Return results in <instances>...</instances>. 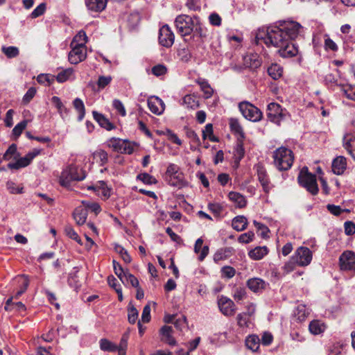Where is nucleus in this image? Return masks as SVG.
Masks as SVG:
<instances>
[{
	"label": "nucleus",
	"mask_w": 355,
	"mask_h": 355,
	"mask_svg": "<svg viewBox=\"0 0 355 355\" xmlns=\"http://www.w3.org/2000/svg\"><path fill=\"white\" fill-rule=\"evenodd\" d=\"M302 26L294 21H279L266 28H259L255 35L257 44L264 43L267 46L277 48L282 58H292L298 53V47L293 41L300 34Z\"/></svg>",
	"instance_id": "1"
},
{
	"label": "nucleus",
	"mask_w": 355,
	"mask_h": 355,
	"mask_svg": "<svg viewBox=\"0 0 355 355\" xmlns=\"http://www.w3.org/2000/svg\"><path fill=\"white\" fill-rule=\"evenodd\" d=\"M273 162L279 171H287L293 165L294 155L292 150L288 148L282 146L273 152Z\"/></svg>",
	"instance_id": "2"
},
{
	"label": "nucleus",
	"mask_w": 355,
	"mask_h": 355,
	"mask_svg": "<svg viewBox=\"0 0 355 355\" xmlns=\"http://www.w3.org/2000/svg\"><path fill=\"white\" fill-rule=\"evenodd\" d=\"M85 178V171L75 165H70L64 169L59 178L61 186L70 187L71 181H81Z\"/></svg>",
	"instance_id": "3"
},
{
	"label": "nucleus",
	"mask_w": 355,
	"mask_h": 355,
	"mask_svg": "<svg viewBox=\"0 0 355 355\" xmlns=\"http://www.w3.org/2000/svg\"><path fill=\"white\" fill-rule=\"evenodd\" d=\"M297 180L300 185L305 188L312 195H316L318 193L316 176L309 173L307 167H304L300 171Z\"/></svg>",
	"instance_id": "4"
},
{
	"label": "nucleus",
	"mask_w": 355,
	"mask_h": 355,
	"mask_svg": "<svg viewBox=\"0 0 355 355\" xmlns=\"http://www.w3.org/2000/svg\"><path fill=\"white\" fill-rule=\"evenodd\" d=\"M197 17H191L187 15H180L175 20L178 33L182 37L190 35Z\"/></svg>",
	"instance_id": "5"
},
{
	"label": "nucleus",
	"mask_w": 355,
	"mask_h": 355,
	"mask_svg": "<svg viewBox=\"0 0 355 355\" xmlns=\"http://www.w3.org/2000/svg\"><path fill=\"white\" fill-rule=\"evenodd\" d=\"M239 108L243 116L249 121L256 122L261 119L262 113L260 110L249 102L240 103Z\"/></svg>",
	"instance_id": "6"
},
{
	"label": "nucleus",
	"mask_w": 355,
	"mask_h": 355,
	"mask_svg": "<svg viewBox=\"0 0 355 355\" xmlns=\"http://www.w3.org/2000/svg\"><path fill=\"white\" fill-rule=\"evenodd\" d=\"M312 252L307 247L301 246L297 249L292 259L300 266H306L312 260Z\"/></svg>",
	"instance_id": "7"
},
{
	"label": "nucleus",
	"mask_w": 355,
	"mask_h": 355,
	"mask_svg": "<svg viewBox=\"0 0 355 355\" xmlns=\"http://www.w3.org/2000/svg\"><path fill=\"white\" fill-rule=\"evenodd\" d=\"M267 116L269 120L277 125L284 119L286 116L282 107L276 103H270L268 105Z\"/></svg>",
	"instance_id": "8"
},
{
	"label": "nucleus",
	"mask_w": 355,
	"mask_h": 355,
	"mask_svg": "<svg viewBox=\"0 0 355 355\" xmlns=\"http://www.w3.org/2000/svg\"><path fill=\"white\" fill-rule=\"evenodd\" d=\"M40 153V150L34 149L33 151L28 153L24 157L17 159L14 163H9L8 168L10 169L18 170L28 166L32 160Z\"/></svg>",
	"instance_id": "9"
},
{
	"label": "nucleus",
	"mask_w": 355,
	"mask_h": 355,
	"mask_svg": "<svg viewBox=\"0 0 355 355\" xmlns=\"http://www.w3.org/2000/svg\"><path fill=\"white\" fill-rule=\"evenodd\" d=\"M191 42L195 45H200L203 43V39L207 36V29L200 23L197 17L192 30Z\"/></svg>",
	"instance_id": "10"
},
{
	"label": "nucleus",
	"mask_w": 355,
	"mask_h": 355,
	"mask_svg": "<svg viewBox=\"0 0 355 355\" xmlns=\"http://www.w3.org/2000/svg\"><path fill=\"white\" fill-rule=\"evenodd\" d=\"M339 263L343 270L355 271V253L352 251H345L340 256Z\"/></svg>",
	"instance_id": "11"
},
{
	"label": "nucleus",
	"mask_w": 355,
	"mask_h": 355,
	"mask_svg": "<svg viewBox=\"0 0 355 355\" xmlns=\"http://www.w3.org/2000/svg\"><path fill=\"white\" fill-rule=\"evenodd\" d=\"M175 35L168 25L160 28L159 32V42L164 47H170L174 43Z\"/></svg>",
	"instance_id": "12"
},
{
	"label": "nucleus",
	"mask_w": 355,
	"mask_h": 355,
	"mask_svg": "<svg viewBox=\"0 0 355 355\" xmlns=\"http://www.w3.org/2000/svg\"><path fill=\"white\" fill-rule=\"evenodd\" d=\"M71 50L69 53V61L71 64H77L87 58L86 46L71 45Z\"/></svg>",
	"instance_id": "13"
},
{
	"label": "nucleus",
	"mask_w": 355,
	"mask_h": 355,
	"mask_svg": "<svg viewBox=\"0 0 355 355\" xmlns=\"http://www.w3.org/2000/svg\"><path fill=\"white\" fill-rule=\"evenodd\" d=\"M218 305L221 313L225 316H232L236 313V305L227 297L221 296L218 300Z\"/></svg>",
	"instance_id": "14"
},
{
	"label": "nucleus",
	"mask_w": 355,
	"mask_h": 355,
	"mask_svg": "<svg viewBox=\"0 0 355 355\" xmlns=\"http://www.w3.org/2000/svg\"><path fill=\"white\" fill-rule=\"evenodd\" d=\"M259 182L261 183L263 191L268 193L270 189V179L266 168L263 164L259 163L254 166Z\"/></svg>",
	"instance_id": "15"
},
{
	"label": "nucleus",
	"mask_w": 355,
	"mask_h": 355,
	"mask_svg": "<svg viewBox=\"0 0 355 355\" xmlns=\"http://www.w3.org/2000/svg\"><path fill=\"white\" fill-rule=\"evenodd\" d=\"M148 106L150 110L157 115L162 114L165 109L163 101L157 96H151L148 99Z\"/></svg>",
	"instance_id": "16"
},
{
	"label": "nucleus",
	"mask_w": 355,
	"mask_h": 355,
	"mask_svg": "<svg viewBox=\"0 0 355 355\" xmlns=\"http://www.w3.org/2000/svg\"><path fill=\"white\" fill-rule=\"evenodd\" d=\"M343 146L355 160V135L352 133H346L343 138Z\"/></svg>",
	"instance_id": "17"
},
{
	"label": "nucleus",
	"mask_w": 355,
	"mask_h": 355,
	"mask_svg": "<svg viewBox=\"0 0 355 355\" xmlns=\"http://www.w3.org/2000/svg\"><path fill=\"white\" fill-rule=\"evenodd\" d=\"M332 171L334 174L342 175L347 168V160L343 156L336 157L332 162Z\"/></svg>",
	"instance_id": "18"
},
{
	"label": "nucleus",
	"mask_w": 355,
	"mask_h": 355,
	"mask_svg": "<svg viewBox=\"0 0 355 355\" xmlns=\"http://www.w3.org/2000/svg\"><path fill=\"white\" fill-rule=\"evenodd\" d=\"M161 340L169 345H175L176 341L172 336L173 328L170 326L164 325L160 329Z\"/></svg>",
	"instance_id": "19"
},
{
	"label": "nucleus",
	"mask_w": 355,
	"mask_h": 355,
	"mask_svg": "<svg viewBox=\"0 0 355 355\" xmlns=\"http://www.w3.org/2000/svg\"><path fill=\"white\" fill-rule=\"evenodd\" d=\"M166 181L169 185L179 189L187 185V182L184 179V174L181 172L166 178Z\"/></svg>",
	"instance_id": "20"
},
{
	"label": "nucleus",
	"mask_w": 355,
	"mask_h": 355,
	"mask_svg": "<svg viewBox=\"0 0 355 355\" xmlns=\"http://www.w3.org/2000/svg\"><path fill=\"white\" fill-rule=\"evenodd\" d=\"M87 214V210L85 207L82 206L76 207L73 214L76 224L78 225H83L86 222Z\"/></svg>",
	"instance_id": "21"
},
{
	"label": "nucleus",
	"mask_w": 355,
	"mask_h": 355,
	"mask_svg": "<svg viewBox=\"0 0 355 355\" xmlns=\"http://www.w3.org/2000/svg\"><path fill=\"white\" fill-rule=\"evenodd\" d=\"M267 284L260 278H252L247 282L248 287L253 292H259L263 290Z\"/></svg>",
	"instance_id": "22"
},
{
	"label": "nucleus",
	"mask_w": 355,
	"mask_h": 355,
	"mask_svg": "<svg viewBox=\"0 0 355 355\" xmlns=\"http://www.w3.org/2000/svg\"><path fill=\"white\" fill-rule=\"evenodd\" d=\"M243 64L246 68L255 69L261 66V61L257 54H250L244 56Z\"/></svg>",
	"instance_id": "23"
},
{
	"label": "nucleus",
	"mask_w": 355,
	"mask_h": 355,
	"mask_svg": "<svg viewBox=\"0 0 355 355\" xmlns=\"http://www.w3.org/2000/svg\"><path fill=\"white\" fill-rule=\"evenodd\" d=\"M107 5V0H87V8L94 12H101Z\"/></svg>",
	"instance_id": "24"
},
{
	"label": "nucleus",
	"mask_w": 355,
	"mask_h": 355,
	"mask_svg": "<svg viewBox=\"0 0 355 355\" xmlns=\"http://www.w3.org/2000/svg\"><path fill=\"white\" fill-rule=\"evenodd\" d=\"M92 114L94 119L102 128H104L107 130H111L114 128V125L102 114H100L96 111H93Z\"/></svg>",
	"instance_id": "25"
},
{
	"label": "nucleus",
	"mask_w": 355,
	"mask_h": 355,
	"mask_svg": "<svg viewBox=\"0 0 355 355\" xmlns=\"http://www.w3.org/2000/svg\"><path fill=\"white\" fill-rule=\"evenodd\" d=\"M228 197L237 207L243 208L246 206L247 200L245 198L238 192L231 191L228 194Z\"/></svg>",
	"instance_id": "26"
},
{
	"label": "nucleus",
	"mask_w": 355,
	"mask_h": 355,
	"mask_svg": "<svg viewBox=\"0 0 355 355\" xmlns=\"http://www.w3.org/2000/svg\"><path fill=\"white\" fill-rule=\"evenodd\" d=\"M232 226L238 232H241L247 228L248 220L243 216H237L233 218Z\"/></svg>",
	"instance_id": "27"
},
{
	"label": "nucleus",
	"mask_w": 355,
	"mask_h": 355,
	"mask_svg": "<svg viewBox=\"0 0 355 355\" xmlns=\"http://www.w3.org/2000/svg\"><path fill=\"white\" fill-rule=\"evenodd\" d=\"M51 103L58 110V113L62 119L66 118L68 116L69 110L62 103L60 98L58 96H53L51 98Z\"/></svg>",
	"instance_id": "28"
},
{
	"label": "nucleus",
	"mask_w": 355,
	"mask_h": 355,
	"mask_svg": "<svg viewBox=\"0 0 355 355\" xmlns=\"http://www.w3.org/2000/svg\"><path fill=\"white\" fill-rule=\"evenodd\" d=\"M268 252V249L266 246L257 247L249 252V257L254 260L261 259Z\"/></svg>",
	"instance_id": "29"
},
{
	"label": "nucleus",
	"mask_w": 355,
	"mask_h": 355,
	"mask_svg": "<svg viewBox=\"0 0 355 355\" xmlns=\"http://www.w3.org/2000/svg\"><path fill=\"white\" fill-rule=\"evenodd\" d=\"M245 345L252 352H257L260 346V339L256 335L249 336L245 340Z\"/></svg>",
	"instance_id": "30"
},
{
	"label": "nucleus",
	"mask_w": 355,
	"mask_h": 355,
	"mask_svg": "<svg viewBox=\"0 0 355 355\" xmlns=\"http://www.w3.org/2000/svg\"><path fill=\"white\" fill-rule=\"evenodd\" d=\"M87 42V37L85 31H79L73 37L71 42V45L76 46H85V44Z\"/></svg>",
	"instance_id": "31"
},
{
	"label": "nucleus",
	"mask_w": 355,
	"mask_h": 355,
	"mask_svg": "<svg viewBox=\"0 0 355 355\" xmlns=\"http://www.w3.org/2000/svg\"><path fill=\"white\" fill-rule=\"evenodd\" d=\"M230 127L231 131L238 136L240 137L241 139H243L245 137V134L243 130V128L240 125L239 121L236 119H230Z\"/></svg>",
	"instance_id": "32"
},
{
	"label": "nucleus",
	"mask_w": 355,
	"mask_h": 355,
	"mask_svg": "<svg viewBox=\"0 0 355 355\" xmlns=\"http://www.w3.org/2000/svg\"><path fill=\"white\" fill-rule=\"evenodd\" d=\"M232 254V249L230 248H220L218 250L214 255L215 262H218L230 257Z\"/></svg>",
	"instance_id": "33"
},
{
	"label": "nucleus",
	"mask_w": 355,
	"mask_h": 355,
	"mask_svg": "<svg viewBox=\"0 0 355 355\" xmlns=\"http://www.w3.org/2000/svg\"><path fill=\"white\" fill-rule=\"evenodd\" d=\"M93 159L100 166H103L108 161V155L105 150H98L93 153Z\"/></svg>",
	"instance_id": "34"
},
{
	"label": "nucleus",
	"mask_w": 355,
	"mask_h": 355,
	"mask_svg": "<svg viewBox=\"0 0 355 355\" xmlns=\"http://www.w3.org/2000/svg\"><path fill=\"white\" fill-rule=\"evenodd\" d=\"M282 67L277 64H272L268 68V73L273 80L279 79L282 76Z\"/></svg>",
	"instance_id": "35"
},
{
	"label": "nucleus",
	"mask_w": 355,
	"mask_h": 355,
	"mask_svg": "<svg viewBox=\"0 0 355 355\" xmlns=\"http://www.w3.org/2000/svg\"><path fill=\"white\" fill-rule=\"evenodd\" d=\"M197 83L203 92L205 98H209L212 96L214 90L206 80L200 78L197 80Z\"/></svg>",
	"instance_id": "36"
},
{
	"label": "nucleus",
	"mask_w": 355,
	"mask_h": 355,
	"mask_svg": "<svg viewBox=\"0 0 355 355\" xmlns=\"http://www.w3.org/2000/svg\"><path fill=\"white\" fill-rule=\"evenodd\" d=\"M73 76V68H68L64 70H62L60 72L58 73L56 76H55V79L57 80L58 83H64L67 80H69L71 76Z\"/></svg>",
	"instance_id": "37"
},
{
	"label": "nucleus",
	"mask_w": 355,
	"mask_h": 355,
	"mask_svg": "<svg viewBox=\"0 0 355 355\" xmlns=\"http://www.w3.org/2000/svg\"><path fill=\"white\" fill-rule=\"evenodd\" d=\"M309 331L314 335H318L323 332L325 329L324 323L319 320H313L309 324Z\"/></svg>",
	"instance_id": "38"
},
{
	"label": "nucleus",
	"mask_w": 355,
	"mask_h": 355,
	"mask_svg": "<svg viewBox=\"0 0 355 355\" xmlns=\"http://www.w3.org/2000/svg\"><path fill=\"white\" fill-rule=\"evenodd\" d=\"M73 105L78 112V120L82 121L85 114V108L83 101L80 98H76L73 101Z\"/></svg>",
	"instance_id": "39"
},
{
	"label": "nucleus",
	"mask_w": 355,
	"mask_h": 355,
	"mask_svg": "<svg viewBox=\"0 0 355 355\" xmlns=\"http://www.w3.org/2000/svg\"><path fill=\"white\" fill-rule=\"evenodd\" d=\"M100 348L103 351L116 352L118 349L117 345L105 338H102L99 341Z\"/></svg>",
	"instance_id": "40"
},
{
	"label": "nucleus",
	"mask_w": 355,
	"mask_h": 355,
	"mask_svg": "<svg viewBox=\"0 0 355 355\" xmlns=\"http://www.w3.org/2000/svg\"><path fill=\"white\" fill-rule=\"evenodd\" d=\"M64 233L69 238L76 241L78 244H83L80 238L71 225H68L64 227Z\"/></svg>",
	"instance_id": "41"
},
{
	"label": "nucleus",
	"mask_w": 355,
	"mask_h": 355,
	"mask_svg": "<svg viewBox=\"0 0 355 355\" xmlns=\"http://www.w3.org/2000/svg\"><path fill=\"white\" fill-rule=\"evenodd\" d=\"M295 315L298 320L303 321L309 315V311L305 305L299 304L295 311Z\"/></svg>",
	"instance_id": "42"
},
{
	"label": "nucleus",
	"mask_w": 355,
	"mask_h": 355,
	"mask_svg": "<svg viewBox=\"0 0 355 355\" xmlns=\"http://www.w3.org/2000/svg\"><path fill=\"white\" fill-rule=\"evenodd\" d=\"M183 104L188 108L195 109L198 107V102L195 96L192 95H186L182 99Z\"/></svg>",
	"instance_id": "43"
},
{
	"label": "nucleus",
	"mask_w": 355,
	"mask_h": 355,
	"mask_svg": "<svg viewBox=\"0 0 355 355\" xmlns=\"http://www.w3.org/2000/svg\"><path fill=\"white\" fill-rule=\"evenodd\" d=\"M129 338V333L126 332L123 334L120 340L119 345L117 346L118 349L116 351L119 352V355H125V352L128 346V340Z\"/></svg>",
	"instance_id": "44"
},
{
	"label": "nucleus",
	"mask_w": 355,
	"mask_h": 355,
	"mask_svg": "<svg viewBox=\"0 0 355 355\" xmlns=\"http://www.w3.org/2000/svg\"><path fill=\"white\" fill-rule=\"evenodd\" d=\"M125 140H122L118 138H112L108 141V146L112 148L114 151L120 152L122 149L121 147L124 144Z\"/></svg>",
	"instance_id": "45"
},
{
	"label": "nucleus",
	"mask_w": 355,
	"mask_h": 355,
	"mask_svg": "<svg viewBox=\"0 0 355 355\" xmlns=\"http://www.w3.org/2000/svg\"><path fill=\"white\" fill-rule=\"evenodd\" d=\"M342 91L347 98L355 101V85H345L343 87Z\"/></svg>",
	"instance_id": "46"
},
{
	"label": "nucleus",
	"mask_w": 355,
	"mask_h": 355,
	"mask_svg": "<svg viewBox=\"0 0 355 355\" xmlns=\"http://www.w3.org/2000/svg\"><path fill=\"white\" fill-rule=\"evenodd\" d=\"M137 179L146 184H153L157 182V180L148 173H143L137 175Z\"/></svg>",
	"instance_id": "47"
},
{
	"label": "nucleus",
	"mask_w": 355,
	"mask_h": 355,
	"mask_svg": "<svg viewBox=\"0 0 355 355\" xmlns=\"http://www.w3.org/2000/svg\"><path fill=\"white\" fill-rule=\"evenodd\" d=\"M138 311L132 306L129 305L128 309V319L130 323L135 324L138 318Z\"/></svg>",
	"instance_id": "48"
},
{
	"label": "nucleus",
	"mask_w": 355,
	"mask_h": 355,
	"mask_svg": "<svg viewBox=\"0 0 355 355\" xmlns=\"http://www.w3.org/2000/svg\"><path fill=\"white\" fill-rule=\"evenodd\" d=\"M46 9V3H42L38 5L31 13V17L33 19L37 18L41 15H42Z\"/></svg>",
	"instance_id": "49"
},
{
	"label": "nucleus",
	"mask_w": 355,
	"mask_h": 355,
	"mask_svg": "<svg viewBox=\"0 0 355 355\" xmlns=\"http://www.w3.org/2000/svg\"><path fill=\"white\" fill-rule=\"evenodd\" d=\"M113 267L115 274L120 279V280L124 283V275L127 274L128 272H125L122 268L121 266L116 262L115 260H113Z\"/></svg>",
	"instance_id": "50"
},
{
	"label": "nucleus",
	"mask_w": 355,
	"mask_h": 355,
	"mask_svg": "<svg viewBox=\"0 0 355 355\" xmlns=\"http://www.w3.org/2000/svg\"><path fill=\"white\" fill-rule=\"evenodd\" d=\"M207 137H209L211 141H217L213 136V126L211 123H207L205 125V129L202 130L203 139H206Z\"/></svg>",
	"instance_id": "51"
},
{
	"label": "nucleus",
	"mask_w": 355,
	"mask_h": 355,
	"mask_svg": "<svg viewBox=\"0 0 355 355\" xmlns=\"http://www.w3.org/2000/svg\"><path fill=\"white\" fill-rule=\"evenodd\" d=\"M2 51L9 58H15L19 55V49L15 46L3 47Z\"/></svg>",
	"instance_id": "52"
},
{
	"label": "nucleus",
	"mask_w": 355,
	"mask_h": 355,
	"mask_svg": "<svg viewBox=\"0 0 355 355\" xmlns=\"http://www.w3.org/2000/svg\"><path fill=\"white\" fill-rule=\"evenodd\" d=\"M112 78L110 76H101L98 77L97 85L99 89H104L106 86H107L112 81Z\"/></svg>",
	"instance_id": "53"
},
{
	"label": "nucleus",
	"mask_w": 355,
	"mask_h": 355,
	"mask_svg": "<svg viewBox=\"0 0 355 355\" xmlns=\"http://www.w3.org/2000/svg\"><path fill=\"white\" fill-rule=\"evenodd\" d=\"M254 237V234L253 232L249 231L246 233H243L239 236L238 238V241L241 243H249L251 242Z\"/></svg>",
	"instance_id": "54"
},
{
	"label": "nucleus",
	"mask_w": 355,
	"mask_h": 355,
	"mask_svg": "<svg viewBox=\"0 0 355 355\" xmlns=\"http://www.w3.org/2000/svg\"><path fill=\"white\" fill-rule=\"evenodd\" d=\"M237 324L240 327H246L248 326L249 318L245 313H241L236 316Z\"/></svg>",
	"instance_id": "55"
},
{
	"label": "nucleus",
	"mask_w": 355,
	"mask_h": 355,
	"mask_svg": "<svg viewBox=\"0 0 355 355\" xmlns=\"http://www.w3.org/2000/svg\"><path fill=\"white\" fill-rule=\"evenodd\" d=\"M114 108L122 116L126 115V111L122 102L119 99H114L112 102Z\"/></svg>",
	"instance_id": "56"
},
{
	"label": "nucleus",
	"mask_w": 355,
	"mask_h": 355,
	"mask_svg": "<svg viewBox=\"0 0 355 355\" xmlns=\"http://www.w3.org/2000/svg\"><path fill=\"white\" fill-rule=\"evenodd\" d=\"M37 80L40 83H47V85H51L55 80V76H51L49 74H40L37 76Z\"/></svg>",
	"instance_id": "57"
},
{
	"label": "nucleus",
	"mask_w": 355,
	"mask_h": 355,
	"mask_svg": "<svg viewBox=\"0 0 355 355\" xmlns=\"http://www.w3.org/2000/svg\"><path fill=\"white\" fill-rule=\"evenodd\" d=\"M167 68L164 64H157L152 68V73L155 76H161L166 74Z\"/></svg>",
	"instance_id": "58"
},
{
	"label": "nucleus",
	"mask_w": 355,
	"mask_h": 355,
	"mask_svg": "<svg viewBox=\"0 0 355 355\" xmlns=\"http://www.w3.org/2000/svg\"><path fill=\"white\" fill-rule=\"evenodd\" d=\"M187 137L191 139V141L194 144L199 146L200 144V140L198 135L191 129L187 128L186 130Z\"/></svg>",
	"instance_id": "59"
},
{
	"label": "nucleus",
	"mask_w": 355,
	"mask_h": 355,
	"mask_svg": "<svg viewBox=\"0 0 355 355\" xmlns=\"http://www.w3.org/2000/svg\"><path fill=\"white\" fill-rule=\"evenodd\" d=\"M27 123L28 121L26 120H24L19 123L18 124H17L12 130L13 135L15 137H18L21 134L23 130L26 128Z\"/></svg>",
	"instance_id": "60"
},
{
	"label": "nucleus",
	"mask_w": 355,
	"mask_h": 355,
	"mask_svg": "<svg viewBox=\"0 0 355 355\" xmlns=\"http://www.w3.org/2000/svg\"><path fill=\"white\" fill-rule=\"evenodd\" d=\"M17 281L20 284L19 290L24 293L29 285L28 277L26 275H21L17 277Z\"/></svg>",
	"instance_id": "61"
},
{
	"label": "nucleus",
	"mask_w": 355,
	"mask_h": 355,
	"mask_svg": "<svg viewBox=\"0 0 355 355\" xmlns=\"http://www.w3.org/2000/svg\"><path fill=\"white\" fill-rule=\"evenodd\" d=\"M253 223L254 226L257 228V230L260 231V234L263 238H266L268 236L269 229L267 226L261 223L257 222V220H254Z\"/></svg>",
	"instance_id": "62"
},
{
	"label": "nucleus",
	"mask_w": 355,
	"mask_h": 355,
	"mask_svg": "<svg viewBox=\"0 0 355 355\" xmlns=\"http://www.w3.org/2000/svg\"><path fill=\"white\" fill-rule=\"evenodd\" d=\"M222 276L230 279L235 275L236 270L233 267L224 266L221 268Z\"/></svg>",
	"instance_id": "63"
},
{
	"label": "nucleus",
	"mask_w": 355,
	"mask_h": 355,
	"mask_svg": "<svg viewBox=\"0 0 355 355\" xmlns=\"http://www.w3.org/2000/svg\"><path fill=\"white\" fill-rule=\"evenodd\" d=\"M124 282L126 281L128 283L130 284L133 287L138 288L139 286V281L136 277L133 275L128 272L124 275Z\"/></svg>",
	"instance_id": "64"
}]
</instances>
